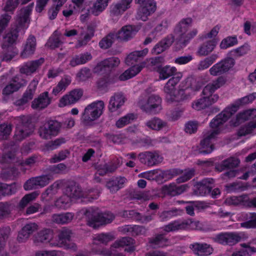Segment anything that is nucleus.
<instances>
[{
    "mask_svg": "<svg viewBox=\"0 0 256 256\" xmlns=\"http://www.w3.org/2000/svg\"><path fill=\"white\" fill-rule=\"evenodd\" d=\"M238 110L236 106H232L225 108L221 113L218 114L210 124V127L212 129L206 132L204 138L200 143V148L199 153L202 154H208L214 149V146L211 144L212 140L220 134L219 127L223 124L228 120Z\"/></svg>",
    "mask_w": 256,
    "mask_h": 256,
    "instance_id": "1",
    "label": "nucleus"
},
{
    "mask_svg": "<svg viewBox=\"0 0 256 256\" xmlns=\"http://www.w3.org/2000/svg\"><path fill=\"white\" fill-rule=\"evenodd\" d=\"M31 10L30 6L20 10L16 20L17 25L12 27L4 38L2 48L12 47V44H16L18 36V32L20 30H22L24 32V30L28 27V22Z\"/></svg>",
    "mask_w": 256,
    "mask_h": 256,
    "instance_id": "2",
    "label": "nucleus"
},
{
    "mask_svg": "<svg viewBox=\"0 0 256 256\" xmlns=\"http://www.w3.org/2000/svg\"><path fill=\"white\" fill-rule=\"evenodd\" d=\"M192 23L190 18H182L174 28V36L181 47L186 46L198 33V29L195 28L188 31Z\"/></svg>",
    "mask_w": 256,
    "mask_h": 256,
    "instance_id": "3",
    "label": "nucleus"
},
{
    "mask_svg": "<svg viewBox=\"0 0 256 256\" xmlns=\"http://www.w3.org/2000/svg\"><path fill=\"white\" fill-rule=\"evenodd\" d=\"M88 224L94 228L100 225L106 224L112 222L115 216L110 212H102L98 208H89L84 212Z\"/></svg>",
    "mask_w": 256,
    "mask_h": 256,
    "instance_id": "4",
    "label": "nucleus"
},
{
    "mask_svg": "<svg viewBox=\"0 0 256 256\" xmlns=\"http://www.w3.org/2000/svg\"><path fill=\"white\" fill-rule=\"evenodd\" d=\"M104 108V102L98 100L88 105L84 108L81 118L84 124H88L97 120L102 114Z\"/></svg>",
    "mask_w": 256,
    "mask_h": 256,
    "instance_id": "5",
    "label": "nucleus"
},
{
    "mask_svg": "<svg viewBox=\"0 0 256 256\" xmlns=\"http://www.w3.org/2000/svg\"><path fill=\"white\" fill-rule=\"evenodd\" d=\"M66 194L70 199L71 198H83L87 202H91L97 199L100 196V192L98 190L90 189L86 192H84L82 188L78 185L72 184L68 186L66 190Z\"/></svg>",
    "mask_w": 256,
    "mask_h": 256,
    "instance_id": "6",
    "label": "nucleus"
},
{
    "mask_svg": "<svg viewBox=\"0 0 256 256\" xmlns=\"http://www.w3.org/2000/svg\"><path fill=\"white\" fill-rule=\"evenodd\" d=\"M162 99L158 96L151 95L147 98L140 97L138 102L139 107L148 114H156L162 110Z\"/></svg>",
    "mask_w": 256,
    "mask_h": 256,
    "instance_id": "7",
    "label": "nucleus"
},
{
    "mask_svg": "<svg viewBox=\"0 0 256 256\" xmlns=\"http://www.w3.org/2000/svg\"><path fill=\"white\" fill-rule=\"evenodd\" d=\"M198 224L199 222L192 221L190 219H178L164 226L162 229L166 232L178 230H196Z\"/></svg>",
    "mask_w": 256,
    "mask_h": 256,
    "instance_id": "8",
    "label": "nucleus"
},
{
    "mask_svg": "<svg viewBox=\"0 0 256 256\" xmlns=\"http://www.w3.org/2000/svg\"><path fill=\"white\" fill-rule=\"evenodd\" d=\"M140 162L148 167L158 166L163 160V158L157 150H148L140 152L138 156Z\"/></svg>",
    "mask_w": 256,
    "mask_h": 256,
    "instance_id": "9",
    "label": "nucleus"
},
{
    "mask_svg": "<svg viewBox=\"0 0 256 256\" xmlns=\"http://www.w3.org/2000/svg\"><path fill=\"white\" fill-rule=\"evenodd\" d=\"M62 126L61 122L57 120H48L39 128V135L43 139H50L58 134Z\"/></svg>",
    "mask_w": 256,
    "mask_h": 256,
    "instance_id": "10",
    "label": "nucleus"
},
{
    "mask_svg": "<svg viewBox=\"0 0 256 256\" xmlns=\"http://www.w3.org/2000/svg\"><path fill=\"white\" fill-rule=\"evenodd\" d=\"M34 132V126L30 120L24 116L22 122L16 126L14 138L17 141H22L29 136Z\"/></svg>",
    "mask_w": 256,
    "mask_h": 256,
    "instance_id": "11",
    "label": "nucleus"
},
{
    "mask_svg": "<svg viewBox=\"0 0 256 256\" xmlns=\"http://www.w3.org/2000/svg\"><path fill=\"white\" fill-rule=\"evenodd\" d=\"M212 239L214 242L220 244L232 246L240 242L242 238L236 232H225L217 234Z\"/></svg>",
    "mask_w": 256,
    "mask_h": 256,
    "instance_id": "12",
    "label": "nucleus"
},
{
    "mask_svg": "<svg viewBox=\"0 0 256 256\" xmlns=\"http://www.w3.org/2000/svg\"><path fill=\"white\" fill-rule=\"evenodd\" d=\"M235 64L234 60L228 57L214 64L209 70L210 73L213 76L220 75L228 72Z\"/></svg>",
    "mask_w": 256,
    "mask_h": 256,
    "instance_id": "13",
    "label": "nucleus"
},
{
    "mask_svg": "<svg viewBox=\"0 0 256 256\" xmlns=\"http://www.w3.org/2000/svg\"><path fill=\"white\" fill-rule=\"evenodd\" d=\"M156 9V4L154 0H149L139 7L138 10L136 18L142 21H146L150 14L154 12Z\"/></svg>",
    "mask_w": 256,
    "mask_h": 256,
    "instance_id": "14",
    "label": "nucleus"
},
{
    "mask_svg": "<svg viewBox=\"0 0 256 256\" xmlns=\"http://www.w3.org/2000/svg\"><path fill=\"white\" fill-rule=\"evenodd\" d=\"M44 62V59L42 58L38 60L28 61L20 67V72L22 74L30 76L38 72Z\"/></svg>",
    "mask_w": 256,
    "mask_h": 256,
    "instance_id": "15",
    "label": "nucleus"
},
{
    "mask_svg": "<svg viewBox=\"0 0 256 256\" xmlns=\"http://www.w3.org/2000/svg\"><path fill=\"white\" fill-rule=\"evenodd\" d=\"M82 94L83 91L82 90H73L60 99L58 106L60 107H64L66 105L74 104L80 99Z\"/></svg>",
    "mask_w": 256,
    "mask_h": 256,
    "instance_id": "16",
    "label": "nucleus"
},
{
    "mask_svg": "<svg viewBox=\"0 0 256 256\" xmlns=\"http://www.w3.org/2000/svg\"><path fill=\"white\" fill-rule=\"evenodd\" d=\"M226 82V80L223 77L220 76L216 80H212L208 84L203 88L202 94L205 96H208V99H211L212 96L218 95L213 94L214 92L222 87Z\"/></svg>",
    "mask_w": 256,
    "mask_h": 256,
    "instance_id": "17",
    "label": "nucleus"
},
{
    "mask_svg": "<svg viewBox=\"0 0 256 256\" xmlns=\"http://www.w3.org/2000/svg\"><path fill=\"white\" fill-rule=\"evenodd\" d=\"M51 101L52 98L49 96L48 92H44L34 99L31 106L33 109L40 110L47 108L51 103Z\"/></svg>",
    "mask_w": 256,
    "mask_h": 256,
    "instance_id": "18",
    "label": "nucleus"
},
{
    "mask_svg": "<svg viewBox=\"0 0 256 256\" xmlns=\"http://www.w3.org/2000/svg\"><path fill=\"white\" fill-rule=\"evenodd\" d=\"M126 98L122 92H116L110 98L108 105L110 112H116L122 106Z\"/></svg>",
    "mask_w": 256,
    "mask_h": 256,
    "instance_id": "19",
    "label": "nucleus"
},
{
    "mask_svg": "<svg viewBox=\"0 0 256 256\" xmlns=\"http://www.w3.org/2000/svg\"><path fill=\"white\" fill-rule=\"evenodd\" d=\"M135 240L131 237L125 236L116 240L112 246L111 249L122 248L126 246L128 247L126 248L124 251L132 252L135 250Z\"/></svg>",
    "mask_w": 256,
    "mask_h": 256,
    "instance_id": "20",
    "label": "nucleus"
},
{
    "mask_svg": "<svg viewBox=\"0 0 256 256\" xmlns=\"http://www.w3.org/2000/svg\"><path fill=\"white\" fill-rule=\"evenodd\" d=\"M120 64V60L117 57H110L98 63L94 68V72H100L105 68H112L117 67Z\"/></svg>",
    "mask_w": 256,
    "mask_h": 256,
    "instance_id": "21",
    "label": "nucleus"
},
{
    "mask_svg": "<svg viewBox=\"0 0 256 256\" xmlns=\"http://www.w3.org/2000/svg\"><path fill=\"white\" fill-rule=\"evenodd\" d=\"M188 188V186L186 184L178 186L173 182L163 186L162 190L164 194L174 196L182 194Z\"/></svg>",
    "mask_w": 256,
    "mask_h": 256,
    "instance_id": "22",
    "label": "nucleus"
},
{
    "mask_svg": "<svg viewBox=\"0 0 256 256\" xmlns=\"http://www.w3.org/2000/svg\"><path fill=\"white\" fill-rule=\"evenodd\" d=\"M38 82L36 78H34L32 80L28 85L27 90L24 92L22 98L16 102L18 105L24 104L32 99Z\"/></svg>",
    "mask_w": 256,
    "mask_h": 256,
    "instance_id": "23",
    "label": "nucleus"
},
{
    "mask_svg": "<svg viewBox=\"0 0 256 256\" xmlns=\"http://www.w3.org/2000/svg\"><path fill=\"white\" fill-rule=\"evenodd\" d=\"M38 229V226L34 222L26 224L18 233L17 240L19 242H26L34 232Z\"/></svg>",
    "mask_w": 256,
    "mask_h": 256,
    "instance_id": "24",
    "label": "nucleus"
},
{
    "mask_svg": "<svg viewBox=\"0 0 256 256\" xmlns=\"http://www.w3.org/2000/svg\"><path fill=\"white\" fill-rule=\"evenodd\" d=\"M190 248L195 254L198 256H208L213 252L212 248L206 243L196 242L190 244Z\"/></svg>",
    "mask_w": 256,
    "mask_h": 256,
    "instance_id": "25",
    "label": "nucleus"
},
{
    "mask_svg": "<svg viewBox=\"0 0 256 256\" xmlns=\"http://www.w3.org/2000/svg\"><path fill=\"white\" fill-rule=\"evenodd\" d=\"M36 45V37L33 35H30L26 40L24 49L20 54V56L24 58L31 56L35 52Z\"/></svg>",
    "mask_w": 256,
    "mask_h": 256,
    "instance_id": "26",
    "label": "nucleus"
},
{
    "mask_svg": "<svg viewBox=\"0 0 256 256\" xmlns=\"http://www.w3.org/2000/svg\"><path fill=\"white\" fill-rule=\"evenodd\" d=\"M218 98L219 96L218 95L212 96L211 99H208V96H204L203 98L194 102L192 104V107L196 110H200L215 103Z\"/></svg>",
    "mask_w": 256,
    "mask_h": 256,
    "instance_id": "27",
    "label": "nucleus"
},
{
    "mask_svg": "<svg viewBox=\"0 0 256 256\" xmlns=\"http://www.w3.org/2000/svg\"><path fill=\"white\" fill-rule=\"evenodd\" d=\"M132 0H121L110 6V14L114 16H118L130 8Z\"/></svg>",
    "mask_w": 256,
    "mask_h": 256,
    "instance_id": "28",
    "label": "nucleus"
},
{
    "mask_svg": "<svg viewBox=\"0 0 256 256\" xmlns=\"http://www.w3.org/2000/svg\"><path fill=\"white\" fill-rule=\"evenodd\" d=\"M94 30L92 26H88L86 30L81 31L80 32L77 43L76 45V48L86 45L88 42L92 39L94 36Z\"/></svg>",
    "mask_w": 256,
    "mask_h": 256,
    "instance_id": "29",
    "label": "nucleus"
},
{
    "mask_svg": "<svg viewBox=\"0 0 256 256\" xmlns=\"http://www.w3.org/2000/svg\"><path fill=\"white\" fill-rule=\"evenodd\" d=\"M74 217V213L71 212L54 214L52 216V221L58 224H66L70 223Z\"/></svg>",
    "mask_w": 256,
    "mask_h": 256,
    "instance_id": "30",
    "label": "nucleus"
},
{
    "mask_svg": "<svg viewBox=\"0 0 256 256\" xmlns=\"http://www.w3.org/2000/svg\"><path fill=\"white\" fill-rule=\"evenodd\" d=\"M226 202L229 205L241 206L250 208V199L246 194L231 196L227 198Z\"/></svg>",
    "mask_w": 256,
    "mask_h": 256,
    "instance_id": "31",
    "label": "nucleus"
},
{
    "mask_svg": "<svg viewBox=\"0 0 256 256\" xmlns=\"http://www.w3.org/2000/svg\"><path fill=\"white\" fill-rule=\"evenodd\" d=\"M169 242V240L164 234H158L148 238V243L154 248L165 247L168 245Z\"/></svg>",
    "mask_w": 256,
    "mask_h": 256,
    "instance_id": "32",
    "label": "nucleus"
},
{
    "mask_svg": "<svg viewBox=\"0 0 256 256\" xmlns=\"http://www.w3.org/2000/svg\"><path fill=\"white\" fill-rule=\"evenodd\" d=\"M113 236L109 234H104L102 233L98 234L96 235L93 238V245L92 248V252L94 253V254H96L94 251L93 248L95 250H103L104 249H96V246L100 244L106 245L108 242H110L112 240H114Z\"/></svg>",
    "mask_w": 256,
    "mask_h": 256,
    "instance_id": "33",
    "label": "nucleus"
},
{
    "mask_svg": "<svg viewBox=\"0 0 256 256\" xmlns=\"http://www.w3.org/2000/svg\"><path fill=\"white\" fill-rule=\"evenodd\" d=\"M126 180L124 177L112 178L107 182L106 186L112 193H115L123 187Z\"/></svg>",
    "mask_w": 256,
    "mask_h": 256,
    "instance_id": "34",
    "label": "nucleus"
},
{
    "mask_svg": "<svg viewBox=\"0 0 256 256\" xmlns=\"http://www.w3.org/2000/svg\"><path fill=\"white\" fill-rule=\"evenodd\" d=\"M144 64V63L141 62L138 64L130 67L120 76L119 79L120 80H126L138 74L143 68H145Z\"/></svg>",
    "mask_w": 256,
    "mask_h": 256,
    "instance_id": "35",
    "label": "nucleus"
},
{
    "mask_svg": "<svg viewBox=\"0 0 256 256\" xmlns=\"http://www.w3.org/2000/svg\"><path fill=\"white\" fill-rule=\"evenodd\" d=\"M72 232L67 228L62 230L58 235V242H50L51 246L62 247L66 244V242L70 240Z\"/></svg>",
    "mask_w": 256,
    "mask_h": 256,
    "instance_id": "36",
    "label": "nucleus"
},
{
    "mask_svg": "<svg viewBox=\"0 0 256 256\" xmlns=\"http://www.w3.org/2000/svg\"><path fill=\"white\" fill-rule=\"evenodd\" d=\"M164 62V58L158 56L146 59L142 63H144L145 68L150 70H157L162 67V64Z\"/></svg>",
    "mask_w": 256,
    "mask_h": 256,
    "instance_id": "37",
    "label": "nucleus"
},
{
    "mask_svg": "<svg viewBox=\"0 0 256 256\" xmlns=\"http://www.w3.org/2000/svg\"><path fill=\"white\" fill-rule=\"evenodd\" d=\"M92 59V54L88 52L74 56L70 62V65L74 67L78 65L84 64Z\"/></svg>",
    "mask_w": 256,
    "mask_h": 256,
    "instance_id": "38",
    "label": "nucleus"
},
{
    "mask_svg": "<svg viewBox=\"0 0 256 256\" xmlns=\"http://www.w3.org/2000/svg\"><path fill=\"white\" fill-rule=\"evenodd\" d=\"M136 31L132 26H126L116 34L117 38L123 40H128L132 38L136 34Z\"/></svg>",
    "mask_w": 256,
    "mask_h": 256,
    "instance_id": "39",
    "label": "nucleus"
},
{
    "mask_svg": "<svg viewBox=\"0 0 256 256\" xmlns=\"http://www.w3.org/2000/svg\"><path fill=\"white\" fill-rule=\"evenodd\" d=\"M53 236L52 231L50 229H44L39 232L35 237L34 242L36 244L39 243L51 242Z\"/></svg>",
    "mask_w": 256,
    "mask_h": 256,
    "instance_id": "40",
    "label": "nucleus"
},
{
    "mask_svg": "<svg viewBox=\"0 0 256 256\" xmlns=\"http://www.w3.org/2000/svg\"><path fill=\"white\" fill-rule=\"evenodd\" d=\"M240 163V160L234 157H230L222 161L216 166V169L222 172L226 169H230L237 167Z\"/></svg>",
    "mask_w": 256,
    "mask_h": 256,
    "instance_id": "41",
    "label": "nucleus"
},
{
    "mask_svg": "<svg viewBox=\"0 0 256 256\" xmlns=\"http://www.w3.org/2000/svg\"><path fill=\"white\" fill-rule=\"evenodd\" d=\"M256 118V109L248 110L238 114L234 122V126H238L240 124L246 120Z\"/></svg>",
    "mask_w": 256,
    "mask_h": 256,
    "instance_id": "42",
    "label": "nucleus"
},
{
    "mask_svg": "<svg viewBox=\"0 0 256 256\" xmlns=\"http://www.w3.org/2000/svg\"><path fill=\"white\" fill-rule=\"evenodd\" d=\"M173 42L172 38L168 37L162 40L153 48L152 53L153 54H158L162 52L172 44Z\"/></svg>",
    "mask_w": 256,
    "mask_h": 256,
    "instance_id": "43",
    "label": "nucleus"
},
{
    "mask_svg": "<svg viewBox=\"0 0 256 256\" xmlns=\"http://www.w3.org/2000/svg\"><path fill=\"white\" fill-rule=\"evenodd\" d=\"M148 49L146 48L142 50H138L132 52L125 60L126 64L130 66L138 62L140 58L146 56L148 52Z\"/></svg>",
    "mask_w": 256,
    "mask_h": 256,
    "instance_id": "44",
    "label": "nucleus"
},
{
    "mask_svg": "<svg viewBox=\"0 0 256 256\" xmlns=\"http://www.w3.org/2000/svg\"><path fill=\"white\" fill-rule=\"evenodd\" d=\"M159 74V78L162 80H164L168 78L173 76L178 72L177 69L174 66H171L166 65L160 67L158 70Z\"/></svg>",
    "mask_w": 256,
    "mask_h": 256,
    "instance_id": "45",
    "label": "nucleus"
},
{
    "mask_svg": "<svg viewBox=\"0 0 256 256\" xmlns=\"http://www.w3.org/2000/svg\"><path fill=\"white\" fill-rule=\"evenodd\" d=\"M10 232L9 228H4L0 230V256H10L8 253L4 250Z\"/></svg>",
    "mask_w": 256,
    "mask_h": 256,
    "instance_id": "46",
    "label": "nucleus"
},
{
    "mask_svg": "<svg viewBox=\"0 0 256 256\" xmlns=\"http://www.w3.org/2000/svg\"><path fill=\"white\" fill-rule=\"evenodd\" d=\"M216 45V42L214 40L204 42L198 48L197 54L200 56H206L214 50Z\"/></svg>",
    "mask_w": 256,
    "mask_h": 256,
    "instance_id": "47",
    "label": "nucleus"
},
{
    "mask_svg": "<svg viewBox=\"0 0 256 256\" xmlns=\"http://www.w3.org/2000/svg\"><path fill=\"white\" fill-rule=\"evenodd\" d=\"M244 218L246 221L240 223V226L246 228H256V213L250 212L244 215Z\"/></svg>",
    "mask_w": 256,
    "mask_h": 256,
    "instance_id": "48",
    "label": "nucleus"
},
{
    "mask_svg": "<svg viewBox=\"0 0 256 256\" xmlns=\"http://www.w3.org/2000/svg\"><path fill=\"white\" fill-rule=\"evenodd\" d=\"M183 211L176 208H172L168 210L162 212L160 214V218L162 222H165L173 217L180 216L182 214Z\"/></svg>",
    "mask_w": 256,
    "mask_h": 256,
    "instance_id": "49",
    "label": "nucleus"
},
{
    "mask_svg": "<svg viewBox=\"0 0 256 256\" xmlns=\"http://www.w3.org/2000/svg\"><path fill=\"white\" fill-rule=\"evenodd\" d=\"M166 122L156 117L147 121L146 123V125L148 128L156 130H160L166 126Z\"/></svg>",
    "mask_w": 256,
    "mask_h": 256,
    "instance_id": "50",
    "label": "nucleus"
},
{
    "mask_svg": "<svg viewBox=\"0 0 256 256\" xmlns=\"http://www.w3.org/2000/svg\"><path fill=\"white\" fill-rule=\"evenodd\" d=\"M16 190L17 187L14 183L8 184L0 182V196L12 195L15 194Z\"/></svg>",
    "mask_w": 256,
    "mask_h": 256,
    "instance_id": "51",
    "label": "nucleus"
},
{
    "mask_svg": "<svg viewBox=\"0 0 256 256\" xmlns=\"http://www.w3.org/2000/svg\"><path fill=\"white\" fill-rule=\"evenodd\" d=\"M217 58L218 56L216 54H212L205 58L200 62L198 65V69L202 70L208 68L216 61Z\"/></svg>",
    "mask_w": 256,
    "mask_h": 256,
    "instance_id": "52",
    "label": "nucleus"
},
{
    "mask_svg": "<svg viewBox=\"0 0 256 256\" xmlns=\"http://www.w3.org/2000/svg\"><path fill=\"white\" fill-rule=\"evenodd\" d=\"M250 50L248 45H244L240 48L232 50L228 52L229 57L237 58L246 54Z\"/></svg>",
    "mask_w": 256,
    "mask_h": 256,
    "instance_id": "53",
    "label": "nucleus"
},
{
    "mask_svg": "<svg viewBox=\"0 0 256 256\" xmlns=\"http://www.w3.org/2000/svg\"><path fill=\"white\" fill-rule=\"evenodd\" d=\"M60 186V182L58 181H56L54 182L52 184L49 186L42 194V198L45 199L48 196H53L56 194L58 192V190L59 189Z\"/></svg>",
    "mask_w": 256,
    "mask_h": 256,
    "instance_id": "54",
    "label": "nucleus"
},
{
    "mask_svg": "<svg viewBox=\"0 0 256 256\" xmlns=\"http://www.w3.org/2000/svg\"><path fill=\"white\" fill-rule=\"evenodd\" d=\"M135 116L133 114H128L119 118L116 122V126L118 128H122L132 122Z\"/></svg>",
    "mask_w": 256,
    "mask_h": 256,
    "instance_id": "55",
    "label": "nucleus"
},
{
    "mask_svg": "<svg viewBox=\"0 0 256 256\" xmlns=\"http://www.w3.org/2000/svg\"><path fill=\"white\" fill-rule=\"evenodd\" d=\"M70 198L66 194L57 199L54 204L58 208L64 210L70 206Z\"/></svg>",
    "mask_w": 256,
    "mask_h": 256,
    "instance_id": "56",
    "label": "nucleus"
},
{
    "mask_svg": "<svg viewBox=\"0 0 256 256\" xmlns=\"http://www.w3.org/2000/svg\"><path fill=\"white\" fill-rule=\"evenodd\" d=\"M38 195L39 193L38 192H34L26 194L20 200L19 206L22 208H24L28 203L34 200Z\"/></svg>",
    "mask_w": 256,
    "mask_h": 256,
    "instance_id": "57",
    "label": "nucleus"
},
{
    "mask_svg": "<svg viewBox=\"0 0 256 256\" xmlns=\"http://www.w3.org/2000/svg\"><path fill=\"white\" fill-rule=\"evenodd\" d=\"M62 44V42L60 40V37L56 34H53L48 40L46 44V46L53 50L59 48Z\"/></svg>",
    "mask_w": 256,
    "mask_h": 256,
    "instance_id": "58",
    "label": "nucleus"
},
{
    "mask_svg": "<svg viewBox=\"0 0 256 256\" xmlns=\"http://www.w3.org/2000/svg\"><path fill=\"white\" fill-rule=\"evenodd\" d=\"M238 42V41L236 36H228L222 40L220 46L222 49H226L236 44Z\"/></svg>",
    "mask_w": 256,
    "mask_h": 256,
    "instance_id": "59",
    "label": "nucleus"
},
{
    "mask_svg": "<svg viewBox=\"0 0 256 256\" xmlns=\"http://www.w3.org/2000/svg\"><path fill=\"white\" fill-rule=\"evenodd\" d=\"M108 6L106 3L102 0H96L91 8V11L94 16H98Z\"/></svg>",
    "mask_w": 256,
    "mask_h": 256,
    "instance_id": "60",
    "label": "nucleus"
},
{
    "mask_svg": "<svg viewBox=\"0 0 256 256\" xmlns=\"http://www.w3.org/2000/svg\"><path fill=\"white\" fill-rule=\"evenodd\" d=\"M255 128H256V121L251 122L247 125L240 128L238 134L240 136H244L252 133Z\"/></svg>",
    "mask_w": 256,
    "mask_h": 256,
    "instance_id": "61",
    "label": "nucleus"
},
{
    "mask_svg": "<svg viewBox=\"0 0 256 256\" xmlns=\"http://www.w3.org/2000/svg\"><path fill=\"white\" fill-rule=\"evenodd\" d=\"M182 173V171L180 170L174 168L162 172L160 174V176H162V178L165 180H168L181 174Z\"/></svg>",
    "mask_w": 256,
    "mask_h": 256,
    "instance_id": "62",
    "label": "nucleus"
},
{
    "mask_svg": "<svg viewBox=\"0 0 256 256\" xmlns=\"http://www.w3.org/2000/svg\"><path fill=\"white\" fill-rule=\"evenodd\" d=\"M38 188H43L47 186L54 180L53 176L50 174L36 176Z\"/></svg>",
    "mask_w": 256,
    "mask_h": 256,
    "instance_id": "63",
    "label": "nucleus"
},
{
    "mask_svg": "<svg viewBox=\"0 0 256 256\" xmlns=\"http://www.w3.org/2000/svg\"><path fill=\"white\" fill-rule=\"evenodd\" d=\"M69 154L70 152L68 150H61L58 154H54L50 159V162L53 164L63 160H65Z\"/></svg>",
    "mask_w": 256,
    "mask_h": 256,
    "instance_id": "64",
    "label": "nucleus"
}]
</instances>
